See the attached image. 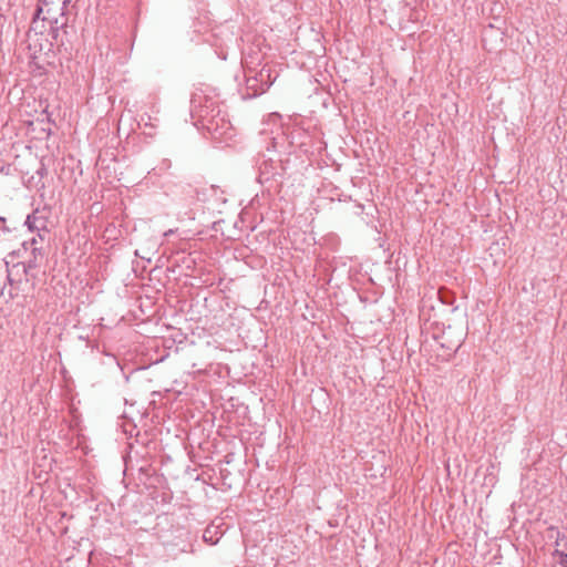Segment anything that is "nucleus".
Returning <instances> with one entry per match:
<instances>
[{
	"label": "nucleus",
	"instance_id": "nucleus-1",
	"mask_svg": "<svg viewBox=\"0 0 567 567\" xmlns=\"http://www.w3.org/2000/svg\"><path fill=\"white\" fill-rule=\"evenodd\" d=\"M546 538L554 539V561L559 567H567V530L550 526L546 529Z\"/></svg>",
	"mask_w": 567,
	"mask_h": 567
},
{
	"label": "nucleus",
	"instance_id": "nucleus-6",
	"mask_svg": "<svg viewBox=\"0 0 567 567\" xmlns=\"http://www.w3.org/2000/svg\"><path fill=\"white\" fill-rule=\"evenodd\" d=\"M37 243H38V239H35V238L31 239V245H35Z\"/></svg>",
	"mask_w": 567,
	"mask_h": 567
},
{
	"label": "nucleus",
	"instance_id": "nucleus-8",
	"mask_svg": "<svg viewBox=\"0 0 567 567\" xmlns=\"http://www.w3.org/2000/svg\"><path fill=\"white\" fill-rule=\"evenodd\" d=\"M22 268H23V270H24V272H25V271H27V267H25V265H24V264H22Z\"/></svg>",
	"mask_w": 567,
	"mask_h": 567
},
{
	"label": "nucleus",
	"instance_id": "nucleus-7",
	"mask_svg": "<svg viewBox=\"0 0 567 567\" xmlns=\"http://www.w3.org/2000/svg\"><path fill=\"white\" fill-rule=\"evenodd\" d=\"M0 221L4 223L6 218L4 217H0Z\"/></svg>",
	"mask_w": 567,
	"mask_h": 567
},
{
	"label": "nucleus",
	"instance_id": "nucleus-5",
	"mask_svg": "<svg viewBox=\"0 0 567 567\" xmlns=\"http://www.w3.org/2000/svg\"><path fill=\"white\" fill-rule=\"evenodd\" d=\"M174 233H175L174 229H168L167 231L164 233V236L168 237V236L173 235Z\"/></svg>",
	"mask_w": 567,
	"mask_h": 567
},
{
	"label": "nucleus",
	"instance_id": "nucleus-2",
	"mask_svg": "<svg viewBox=\"0 0 567 567\" xmlns=\"http://www.w3.org/2000/svg\"><path fill=\"white\" fill-rule=\"evenodd\" d=\"M25 225L30 230H40V228H44V221L41 220L35 214H31L25 219Z\"/></svg>",
	"mask_w": 567,
	"mask_h": 567
},
{
	"label": "nucleus",
	"instance_id": "nucleus-3",
	"mask_svg": "<svg viewBox=\"0 0 567 567\" xmlns=\"http://www.w3.org/2000/svg\"><path fill=\"white\" fill-rule=\"evenodd\" d=\"M216 534H217V532L214 527H207L204 530L203 538L206 543H208L210 545H215L219 539L218 537H215Z\"/></svg>",
	"mask_w": 567,
	"mask_h": 567
},
{
	"label": "nucleus",
	"instance_id": "nucleus-4",
	"mask_svg": "<svg viewBox=\"0 0 567 567\" xmlns=\"http://www.w3.org/2000/svg\"><path fill=\"white\" fill-rule=\"evenodd\" d=\"M41 13H42V9H41V8H38V10H37L35 14H34V19H39V18H40V16H41Z\"/></svg>",
	"mask_w": 567,
	"mask_h": 567
}]
</instances>
